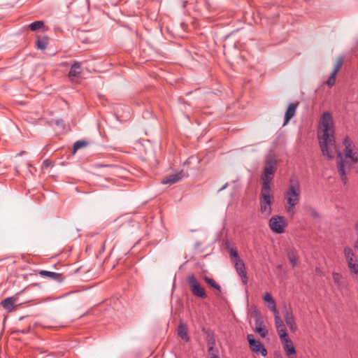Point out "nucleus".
Instances as JSON below:
<instances>
[{
  "label": "nucleus",
  "instance_id": "35",
  "mask_svg": "<svg viewBox=\"0 0 358 358\" xmlns=\"http://www.w3.org/2000/svg\"><path fill=\"white\" fill-rule=\"evenodd\" d=\"M310 215L313 217L314 218H317L319 217V214L317 212V210L314 208H310Z\"/></svg>",
  "mask_w": 358,
  "mask_h": 358
},
{
  "label": "nucleus",
  "instance_id": "19",
  "mask_svg": "<svg viewBox=\"0 0 358 358\" xmlns=\"http://www.w3.org/2000/svg\"><path fill=\"white\" fill-rule=\"evenodd\" d=\"M286 254L293 268L295 267L298 259L297 250L294 248H287L286 250Z\"/></svg>",
  "mask_w": 358,
  "mask_h": 358
},
{
  "label": "nucleus",
  "instance_id": "42",
  "mask_svg": "<svg viewBox=\"0 0 358 358\" xmlns=\"http://www.w3.org/2000/svg\"><path fill=\"white\" fill-rule=\"evenodd\" d=\"M24 153H25V152H24V151H22V152H20L19 154H17V155H23V154H24Z\"/></svg>",
  "mask_w": 358,
  "mask_h": 358
},
{
  "label": "nucleus",
  "instance_id": "25",
  "mask_svg": "<svg viewBox=\"0 0 358 358\" xmlns=\"http://www.w3.org/2000/svg\"><path fill=\"white\" fill-rule=\"evenodd\" d=\"M49 38L47 36L43 37L41 39H38L36 42V45L38 49L44 50L47 48V46L48 45Z\"/></svg>",
  "mask_w": 358,
  "mask_h": 358
},
{
  "label": "nucleus",
  "instance_id": "21",
  "mask_svg": "<svg viewBox=\"0 0 358 358\" xmlns=\"http://www.w3.org/2000/svg\"><path fill=\"white\" fill-rule=\"evenodd\" d=\"M345 157L349 159L352 162H358V150L357 148L345 152Z\"/></svg>",
  "mask_w": 358,
  "mask_h": 358
},
{
  "label": "nucleus",
  "instance_id": "32",
  "mask_svg": "<svg viewBox=\"0 0 358 358\" xmlns=\"http://www.w3.org/2000/svg\"><path fill=\"white\" fill-rule=\"evenodd\" d=\"M267 306L270 309V310L273 313L275 320H276L277 317H280L279 315V312L277 310L276 305L272 303V306Z\"/></svg>",
  "mask_w": 358,
  "mask_h": 358
},
{
  "label": "nucleus",
  "instance_id": "9",
  "mask_svg": "<svg viewBox=\"0 0 358 358\" xmlns=\"http://www.w3.org/2000/svg\"><path fill=\"white\" fill-rule=\"evenodd\" d=\"M283 317L286 324L289 327L290 330L292 332H294L296 330L297 327L295 323L294 317L293 315L291 307H284Z\"/></svg>",
  "mask_w": 358,
  "mask_h": 358
},
{
  "label": "nucleus",
  "instance_id": "11",
  "mask_svg": "<svg viewBox=\"0 0 358 358\" xmlns=\"http://www.w3.org/2000/svg\"><path fill=\"white\" fill-rule=\"evenodd\" d=\"M343 62H344V57L343 56H339L337 58L335 66H334L330 76L329 77L328 80H327V85L329 87H332L333 85H334V84L336 83V74L338 72V71L341 69V68L342 67Z\"/></svg>",
  "mask_w": 358,
  "mask_h": 358
},
{
  "label": "nucleus",
  "instance_id": "31",
  "mask_svg": "<svg viewBox=\"0 0 358 358\" xmlns=\"http://www.w3.org/2000/svg\"><path fill=\"white\" fill-rule=\"evenodd\" d=\"M208 351L210 358H220L217 349H213L211 347L208 348Z\"/></svg>",
  "mask_w": 358,
  "mask_h": 358
},
{
  "label": "nucleus",
  "instance_id": "36",
  "mask_svg": "<svg viewBox=\"0 0 358 358\" xmlns=\"http://www.w3.org/2000/svg\"><path fill=\"white\" fill-rule=\"evenodd\" d=\"M50 164L51 162L49 159H45L43 161V166L46 168L48 167L50 165Z\"/></svg>",
  "mask_w": 358,
  "mask_h": 358
},
{
  "label": "nucleus",
  "instance_id": "34",
  "mask_svg": "<svg viewBox=\"0 0 358 358\" xmlns=\"http://www.w3.org/2000/svg\"><path fill=\"white\" fill-rule=\"evenodd\" d=\"M208 348L212 347L213 349H217L215 348V341L214 338H210L208 340Z\"/></svg>",
  "mask_w": 358,
  "mask_h": 358
},
{
  "label": "nucleus",
  "instance_id": "6",
  "mask_svg": "<svg viewBox=\"0 0 358 358\" xmlns=\"http://www.w3.org/2000/svg\"><path fill=\"white\" fill-rule=\"evenodd\" d=\"M343 253L350 272L353 274L358 275L357 259L352 249L350 247H345L343 250Z\"/></svg>",
  "mask_w": 358,
  "mask_h": 358
},
{
  "label": "nucleus",
  "instance_id": "33",
  "mask_svg": "<svg viewBox=\"0 0 358 358\" xmlns=\"http://www.w3.org/2000/svg\"><path fill=\"white\" fill-rule=\"evenodd\" d=\"M230 255H231V257H234V260H237L238 259H241L238 257V254L237 251L233 248L230 250Z\"/></svg>",
  "mask_w": 358,
  "mask_h": 358
},
{
  "label": "nucleus",
  "instance_id": "30",
  "mask_svg": "<svg viewBox=\"0 0 358 358\" xmlns=\"http://www.w3.org/2000/svg\"><path fill=\"white\" fill-rule=\"evenodd\" d=\"M254 331L259 334L262 338H265L268 334V331L266 329L265 326L262 327L255 328Z\"/></svg>",
  "mask_w": 358,
  "mask_h": 358
},
{
  "label": "nucleus",
  "instance_id": "26",
  "mask_svg": "<svg viewBox=\"0 0 358 358\" xmlns=\"http://www.w3.org/2000/svg\"><path fill=\"white\" fill-rule=\"evenodd\" d=\"M89 142L85 140L77 141L74 143L73 147V152L75 153L78 150L87 146Z\"/></svg>",
  "mask_w": 358,
  "mask_h": 358
},
{
  "label": "nucleus",
  "instance_id": "20",
  "mask_svg": "<svg viewBox=\"0 0 358 358\" xmlns=\"http://www.w3.org/2000/svg\"><path fill=\"white\" fill-rule=\"evenodd\" d=\"M177 331L178 335L185 342H188L189 341V337L187 334V326L185 323L179 324Z\"/></svg>",
  "mask_w": 358,
  "mask_h": 358
},
{
  "label": "nucleus",
  "instance_id": "18",
  "mask_svg": "<svg viewBox=\"0 0 358 358\" xmlns=\"http://www.w3.org/2000/svg\"><path fill=\"white\" fill-rule=\"evenodd\" d=\"M299 103H291L289 104L287 111L285 115V122L283 125H286L289 121L295 115L296 108Z\"/></svg>",
  "mask_w": 358,
  "mask_h": 358
},
{
  "label": "nucleus",
  "instance_id": "8",
  "mask_svg": "<svg viewBox=\"0 0 358 358\" xmlns=\"http://www.w3.org/2000/svg\"><path fill=\"white\" fill-rule=\"evenodd\" d=\"M247 340L249 343L250 350L265 357L267 355V350L261 341L256 340L252 334H248Z\"/></svg>",
  "mask_w": 358,
  "mask_h": 358
},
{
  "label": "nucleus",
  "instance_id": "2",
  "mask_svg": "<svg viewBox=\"0 0 358 358\" xmlns=\"http://www.w3.org/2000/svg\"><path fill=\"white\" fill-rule=\"evenodd\" d=\"M301 192V185L298 177L292 176L289 179L288 187L284 192L285 209L291 216L295 214V207L299 203Z\"/></svg>",
  "mask_w": 358,
  "mask_h": 358
},
{
  "label": "nucleus",
  "instance_id": "15",
  "mask_svg": "<svg viewBox=\"0 0 358 358\" xmlns=\"http://www.w3.org/2000/svg\"><path fill=\"white\" fill-rule=\"evenodd\" d=\"M82 73V69L80 64L78 62H74L71 65V69L69 73V78L73 81L75 78H80Z\"/></svg>",
  "mask_w": 358,
  "mask_h": 358
},
{
  "label": "nucleus",
  "instance_id": "12",
  "mask_svg": "<svg viewBox=\"0 0 358 358\" xmlns=\"http://www.w3.org/2000/svg\"><path fill=\"white\" fill-rule=\"evenodd\" d=\"M20 293H17L16 294L7 297L1 302V305L2 307L6 309L8 312H11L15 310V303L17 302L18 299V295Z\"/></svg>",
  "mask_w": 358,
  "mask_h": 358
},
{
  "label": "nucleus",
  "instance_id": "24",
  "mask_svg": "<svg viewBox=\"0 0 358 358\" xmlns=\"http://www.w3.org/2000/svg\"><path fill=\"white\" fill-rule=\"evenodd\" d=\"M343 144L345 147L344 153L356 148L353 141L348 136L344 138Z\"/></svg>",
  "mask_w": 358,
  "mask_h": 358
},
{
  "label": "nucleus",
  "instance_id": "1",
  "mask_svg": "<svg viewBox=\"0 0 358 358\" xmlns=\"http://www.w3.org/2000/svg\"><path fill=\"white\" fill-rule=\"evenodd\" d=\"M319 143L323 155L331 159L337 153L338 171L343 184H346L348 178L345 168L347 162L343 159L342 153L337 150L335 144L334 122L329 112H324L320 119L317 132Z\"/></svg>",
  "mask_w": 358,
  "mask_h": 358
},
{
  "label": "nucleus",
  "instance_id": "43",
  "mask_svg": "<svg viewBox=\"0 0 358 358\" xmlns=\"http://www.w3.org/2000/svg\"><path fill=\"white\" fill-rule=\"evenodd\" d=\"M112 165L106 164V165H102V166H111Z\"/></svg>",
  "mask_w": 358,
  "mask_h": 358
},
{
  "label": "nucleus",
  "instance_id": "41",
  "mask_svg": "<svg viewBox=\"0 0 358 358\" xmlns=\"http://www.w3.org/2000/svg\"><path fill=\"white\" fill-rule=\"evenodd\" d=\"M105 250V242L103 243V245L101 247V251H104Z\"/></svg>",
  "mask_w": 358,
  "mask_h": 358
},
{
  "label": "nucleus",
  "instance_id": "28",
  "mask_svg": "<svg viewBox=\"0 0 358 358\" xmlns=\"http://www.w3.org/2000/svg\"><path fill=\"white\" fill-rule=\"evenodd\" d=\"M332 277L334 282L338 287H341L343 285V276L341 274L334 272L332 274Z\"/></svg>",
  "mask_w": 358,
  "mask_h": 358
},
{
  "label": "nucleus",
  "instance_id": "22",
  "mask_svg": "<svg viewBox=\"0 0 358 358\" xmlns=\"http://www.w3.org/2000/svg\"><path fill=\"white\" fill-rule=\"evenodd\" d=\"M253 316L255 318V328L265 326L261 313L259 310H255Z\"/></svg>",
  "mask_w": 358,
  "mask_h": 358
},
{
  "label": "nucleus",
  "instance_id": "5",
  "mask_svg": "<svg viewBox=\"0 0 358 358\" xmlns=\"http://www.w3.org/2000/svg\"><path fill=\"white\" fill-rule=\"evenodd\" d=\"M187 282L192 293L195 296L201 299H206L207 297V294H206L204 289L201 286L200 283L194 275H189L187 277Z\"/></svg>",
  "mask_w": 358,
  "mask_h": 358
},
{
  "label": "nucleus",
  "instance_id": "29",
  "mask_svg": "<svg viewBox=\"0 0 358 358\" xmlns=\"http://www.w3.org/2000/svg\"><path fill=\"white\" fill-rule=\"evenodd\" d=\"M263 299L265 302L268 303V306H272L273 304L276 305L275 300L272 297L271 294L268 292H266L263 296Z\"/></svg>",
  "mask_w": 358,
  "mask_h": 358
},
{
  "label": "nucleus",
  "instance_id": "14",
  "mask_svg": "<svg viewBox=\"0 0 358 358\" xmlns=\"http://www.w3.org/2000/svg\"><path fill=\"white\" fill-rule=\"evenodd\" d=\"M185 176L183 171L166 176L162 181V184H174L181 180Z\"/></svg>",
  "mask_w": 358,
  "mask_h": 358
},
{
  "label": "nucleus",
  "instance_id": "10",
  "mask_svg": "<svg viewBox=\"0 0 358 358\" xmlns=\"http://www.w3.org/2000/svg\"><path fill=\"white\" fill-rule=\"evenodd\" d=\"M236 272L241 278V281L243 285H247L248 278L245 271V266L243 261L241 259L233 261Z\"/></svg>",
  "mask_w": 358,
  "mask_h": 358
},
{
  "label": "nucleus",
  "instance_id": "39",
  "mask_svg": "<svg viewBox=\"0 0 358 358\" xmlns=\"http://www.w3.org/2000/svg\"><path fill=\"white\" fill-rule=\"evenodd\" d=\"M29 330H30V327H29L27 329H24V330L19 331L22 334H27L29 331Z\"/></svg>",
  "mask_w": 358,
  "mask_h": 358
},
{
  "label": "nucleus",
  "instance_id": "23",
  "mask_svg": "<svg viewBox=\"0 0 358 358\" xmlns=\"http://www.w3.org/2000/svg\"><path fill=\"white\" fill-rule=\"evenodd\" d=\"M27 27L32 31H36L41 29L44 28L45 24L43 21H35L27 25Z\"/></svg>",
  "mask_w": 358,
  "mask_h": 358
},
{
  "label": "nucleus",
  "instance_id": "17",
  "mask_svg": "<svg viewBox=\"0 0 358 358\" xmlns=\"http://www.w3.org/2000/svg\"><path fill=\"white\" fill-rule=\"evenodd\" d=\"M275 324L280 338H286L288 336L286 327L280 317L276 318L275 320Z\"/></svg>",
  "mask_w": 358,
  "mask_h": 358
},
{
  "label": "nucleus",
  "instance_id": "27",
  "mask_svg": "<svg viewBox=\"0 0 358 358\" xmlns=\"http://www.w3.org/2000/svg\"><path fill=\"white\" fill-rule=\"evenodd\" d=\"M205 282L208 284L210 287L217 289L219 292H221V287L218 285L213 278H210L208 276H204L203 278Z\"/></svg>",
  "mask_w": 358,
  "mask_h": 358
},
{
  "label": "nucleus",
  "instance_id": "38",
  "mask_svg": "<svg viewBox=\"0 0 358 358\" xmlns=\"http://www.w3.org/2000/svg\"><path fill=\"white\" fill-rule=\"evenodd\" d=\"M354 247L355 249L358 250V236H357V238L356 241L355 242Z\"/></svg>",
  "mask_w": 358,
  "mask_h": 358
},
{
  "label": "nucleus",
  "instance_id": "7",
  "mask_svg": "<svg viewBox=\"0 0 358 358\" xmlns=\"http://www.w3.org/2000/svg\"><path fill=\"white\" fill-rule=\"evenodd\" d=\"M286 226L287 222L282 216L275 215L269 220V227L271 230L275 233H283Z\"/></svg>",
  "mask_w": 358,
  "mask_h": 358
},
{
  "label": "nucleus",
  "instance_id": "4",
  "mask_svg": "<svg viewBox=\"0 0 358 358\" xmlns=\"http://www.w3.org/2000/svg\"><path fill=\"white\" fill-rule=\"evenodd\" d=\"M277 169V162L274 157L270 156L266 158L264 168V173L261 177L262 181V186L265 184L271 187V182L273 179V175Z\"/></svg>",
  "mask_w": 358,
  "mask_h": 358
},
{
  "label": "nucleus",
  "instance_id": "40",
  "mask_svg": "<svg viewBox=\"0 0 358 358\" xmlns=\"http://www.w3.org/2000/svg\"><path fill=\"white\" fill-rule=\"evenodd\" d=\"M62 122H63V121H62V120H57V121L56 122V124H57V125H59V124H62Z\"/></svg>",
  "mask_w": 358,
  "mask_h": 358
},
{
  "label": "nucleus",
  "instance_id": "37",
  "mask_svg": "<svg viewBox=\"0 0 358 358\" xmlns=\"http://www.w3.org/2000/svg\"><path fill=\"white\" fill-rule=\"evenodd\" d=\"M355 229L356 234H357V236H358V220L355 223Z\"/></svg>",
  "mask_w": 358,
  "mask_h": 358
},
{
  "label": "nucleus",
  "instance_id": "3",
  "mask_svg": "<svg viewBox=\"0 0 358 358\" xmlns=\"http://www.w3.org/2000/svg\"><path fill=\"white\" fill-rule=\"evenodd\" d=\"M274 196L271 192V187L266 184L262 186L259 196L260 212L264 217H268L272 213L271 205L273 202Z\"/></svg>",
  "mask_w": 358,
  "mask_h": 358
},
{
  "label": "nucleus",
  "instance_id": "44",
  "mask_svg": "<svg viewBox=\"0 0 358 358\" xmlns=\"http://www.w3.org/2000/svg\"><path fill=\"white\" fill-rule=\"evenodd\" d=\"M280 358H281V357H280Z\"/></svg>",
  "mask_w": 358,
  "mask_h": 358
},
{
  "label": "nucleus",
  "instance_id": "13",
  "mask_svg": "<svg viewBox=\"0 0 358 358\" xmlns=\"http://www.w3.org/2000/svg\"><path fill=\"white\" fill-rule=\"evenodd\" d=\"M38 274L42 278H48L52 279V280L57 282H62L65 279L64 275L60 273H56V272H52V271L42 270L38 272Z\"/></svg>",
  "mask_w": 358,
  "mask_h": 358
},
{
  "label": "nucleus",
  "instance_id": "16",
  "mask_svg": "<svg viewBox=\"0 0 358 358\" xmlns=\"http://www.w3.org/2000/svg\"><path fill=\"white\" fill-rule=\"evenodd\" d=\"M280 341L283 345L285 350L286 351L287 355L289 356L296 353L295 348L291 339L289 338V336L280 338Z\"/></svg>",
  "mask_w": 358,
  "mask_h": 358
}]
</instances>
